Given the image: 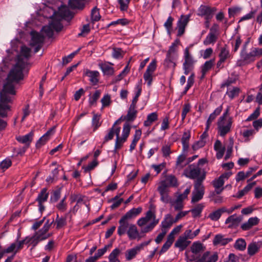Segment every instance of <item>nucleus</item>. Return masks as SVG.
Instances as JSON below:
<instances>
[{
	"instance_id": "nucleus-33",
	"label": "nucleus",
	"mask_w": 262,
	"mask_h": 262,
	"mask_svg": "<svg viewBox=\"0 0 262 262\" xmlns=\"http://www.w3.org/2000/svg\"><path fill=\"white\" fill-rule=\"evenodd\" d=\"M121 252V250L118 248L114 249L108 255L109 262H120L118 257Z\"/></svg>"
},
{
	"instance_id": "nucleus-17",
	"label": "nucleus",
	"mask_w": 262,
	"mask_h": 262,
	"mask_svg": "<svg viewBox=\"0 0 262 262\" xmlns=\"http://www.w3.org/2000/svg\"><path fill=\"white\" fill-rule=\"evenodd\" d=\"M113 65V63L108 62H100L98 64V67L101 70L104 75L111 76L113 75L115 73Z\"/></svg>"
},
{
	"instance_id": "nucleus-24",
	"label": "nucleus",
	"mask_w": 262,
	"mask_h": 262,
	"mask_svg": "<svg viewBox=\"0 0 262 262\" xmlns=\"http://www.w3.org/2000/svg\"><path fill=\"white\" fill-rule=\"evenodd\" d=\"M119 226L118 227L117 233L119 235L122 236L127 231V230L129 228L130 225L128 221L122 217L119 220Z\"/></svg>"
},
{
	"instance_id": "nucleus-59",
	"label": "nucleus",
	"mask_w": 262,
	"mask_h": 262,
	"mask_svg": "<svg viewBox=\"0 0 262 262\" xmlns=\"http://www.w3.org/2000/svg\"><path fill=\"white\" fill-rule=\"evenodd\" d=\"M174 20V19L173 17H172L171 16H169L167 20L165 21V23L164 24V26L166 29L167 32L170 33V31L172 29V23Z\"/></svg>"
},
{
	"instance_id": "nucleus-42",
	"label": "nucleus",
	"mask_w": 262,
	"mask_h": 262,
	"mask_svg": "<svg viewBox=\"0 0 262 262\" xmlns=\"http://www.w3.org/2000/svg\"><path fill=\"white\" fill-rule=\"evenodd\" d=\"M190 137L189 133L185 132L181 139L184 151H187L189 148V140Z\"/></svg>"
},
{
	"instance_id": "nucleus-26",
	"label": "nucleus",
	"mask_w": 262,
	"mask_h": 262,
	"mask_svg": "<svg viewBox=\"0 0 262 262\" xmlns=\"http://www.w3.org/2000/svg\"><path fill=\"white\" fill-rule=\"evenodd\" d=\"M33 132H31L25 136H19L16 137V140L20 143L24 144L25 145L29 146L32 142L33 137Z\"/></svg>"
},
{
	"instance_id": "nucleus-64",
	"label": "nucleus",
	"mask_w": 262,
	"mask_h": 262,
	"mask_svg": "<svg viewBox=\"0 0 262 262\" xmlns=\"http://www.w3.org/2000/svg\"><path fill=\"white\" fill-rule=\"evenodd\" d=\"M260 115V111L259 108H257L254 112L251 114L246 120V121H250L257 119Z\"/></svg>"
},
{
	"instance_id": "nucleus-56",
	"label": "nucleus",
	"mask_w": 262,
	"mask_h": 262,
	"mask_svg": "<svg viewBox=\"0 0 262 262\" xmlns=\"http://www.w3.org/2000/svg\"><path fill=\"white\" fill-rule=\"evenodd\" d=\"M14 248V245H12V244H11L8 247L5 249H3V252L0 253V260L3 257L5 253H13L14 255H16V252H15V250Z\"/></svg>"
},
{
	"instance_id": "nucleus-5",
	"label": "nucleus",
	"mask_w": 262,
	"mask_h": 262,
	"mask_svg": "<svg viewBox=\"0 0 262 262\" xmlns=\"http://www.w3.org/2000/svg\"><path fill=\"white\" fill-rule=\"evenodd\" d=\"M230 108L228 107L223 114L219 118L217 121V127L219 134L222 136H225L227 134L230 132L232 124V119L231 117L227 118L229 114Z\"/></svg>"
},
{
	"instance_id": "nucleus-3",
	"label": "nucleus",
	"mask_w": 262,
	"mask_h": 262,
	"mask_svg": "<svg viewBox=\"0 0 262 262\" xmlns=\"http://www.w3.org/2000/svg\"><path fill=\"white\" fill-rule=\"evenodd\" d=\"M184 175L190 179H196L194 183H203L206 176V172L203 168L195 163L189 165L184 170Z\"/></svg>"
},
{
	"instance_id": "nucleus-61",
	"label": "nucleus",
	"mask_w": 262,
	"mask_h": 262,
	"mask_svg": "<svg viewBox=\"0 0 262 262\" xmlns=\"http://www.w3.org/2000/svg\"><path fill=\"white\" fill-rule=\"evenodd\" d=\"M120 5V9L122 11H126L128 9L130 0H118Z\"/></svg>"
},
{
	"instance_id": "nucleus-32",
	"label": "nucleus",
	"mask_w": 262,
	"mask_h": 262,
	"mask_svg": "<svg viewBox=\"0 0 262 262\" xmlns=\"http://www.w3.org/2000/svg\"><path fill=\"white\" fill-rule=\"evenodd\" d=\"M214 63V59H211L206 61L204 64L202 66V76L201 78H203L207 72H208L213 67Z\"/></svg>"
},
{
	"instance_id": "nucleus-20",
	"label": "nucleus",
	"mask_w": 262,
	"mask_h": 262,
	"mask_svg": "<svg viewBox=\"0 0 262 262\" xmlns=\"http://www.w3.org/2000/svg\"><path fill=\"white\" fill-rule=\"evenodd\" d=\"M232 241V238H225L224 235L218 234L215 235L213 240V244L214 246H225Z\"/></svg>"
},
{
	"instance_id": "nucleus-46",
	"label": "nucleus",
	"mask_w": 262,
	"mask_h": 262,
	"mask_svg": "<svg viewBox=\"0 0 262 262\" xmlns=\"http://www.w3.org/2000/svg\"><path fill=\"white\" fill-rule=\"evenodd\" d=\"M219 56L220 59L224 61L230 57L229 51L227 49L226 47H222L221 48Z\"/></svg>"
},
{
	"instance_id": "nucleus-34",
	"label": "nucleus",
	"mask_w": 262,
	"mask_h": 262,
	"mask_svg": "<svg viewBox=\"0 0 262 262\" xmlns=\"http://www.w3.org/2000/svg\"><path fill=\"white\" fill-rule=\"evenodd\" d=\"M186 159V155L185 154H181L177 158L176 167V168L180 170L182 169L183 167H184L187 163V161L185 162V160Z\"/></svg>"
},
{
	"instance_id": "nucleus-35",
	"label": "nucleus",
	"mask_w": 262,
	"mask_h": 262,
	"mask_svg": "<svg viewBox=\"0 0 262 262\" xmlns=\"http://www.w3.org/2000/svg\"><path fill=\"white\" fill-rule=\"evenodd\" d=\"M158 115L157 113L153 112L148 114L147 116L146 120L144 122V125L145 126H150L154 122L158 120Z\"/></svg>"
},
{
	"instance_id": "nucleus-60",
	"label": "nucleus",
	"mask_w": 262,
	"mask_h": 262,
	"mask_svg": "<svg viewBox=\"0 0 262 262\" xmlns=\"http://www.w3.org/2000/svg\"><path fill=\"white\" fill-rule=\"evenodd\" d=\"M128 23H129V21L127 19L121 18V19H119L117 20L116 21H114L111 22L110 24H109L107 25V27H110L111 26L116 25L118 24H120L122 26H124V25H126L128 24Z\"/></svg>"
},
{
	"instance_id": "nucleus-39",
	"label": "nucleus",
	"mask_w": 262,
	"mask_h": 262,
	"mask_svg": "<svg viewBox=\"0 0 262 262\" xmlns=\"http://www.w3.org/2000/svg\"><path fill=\"white\" fill-rule=\"evenodd\" d=\"M204 207L205 205L204 204H198L193 208L188 211L192 213V215L193 217L200 216Z\"/></svg>"
},
{
	"instance_id": "nucleus-31",
	"label": "nucleus",
	"mask_w": 262,
	"mask_h": 262,
	"mask_svg": "<svg viewBox=\"0 0 262 262\" xmlns=\"http://www.w3.org/2000/svg\"><path fill=\"white\" fill-rule=\"evenodd\" d=\"M139 251V248H137V246L133 248L127 250L125 253L126 260L127 261L131 260L136 257Z\"/></svg>"
},
{
	"instance_id": "nucleus-4",
	"label": "nucleus",
	"mask_w": 262,
	"mask_h": 262,
	"mask_svg": "<svg viewBox=\"0 0 262 262\" xmlns=\"http://www.w3.org/2000/svg\"><path fill=\"white\" fill-rule=\"evenodd\" d=\"M180 41L177 39L172 43L167 52L166 58L164 60V67L172 69L174 71L176 66V60L178 57V46Z\"/></svg>"
},
{
	"instance_id": "nucleus-55",
	"label": "nucleus",
	"mask_w": 262,
	"mask_h": 262,
	"mask_svg": "<svg viewBox=\"0 0 262 262\" xmlns=\"http://www.w3.org/2000/svg\"><path fill=\"white\" fill-rule=\"evenodd\" d=\"M194 73H192L187 79V84L185 88L183 93L186 94L188 90L192 86L194 83Z\"/></svg>"
},
{
	"instance_id": "nucleus-30",
	"label": "nucleus",
	"mask_w": 262,
	"mask_h": 262,
	"mask_svg": "<svg viewBox=\"0 0 262 262\" xmlns=\"http://www.w3.org/2000/svg\"><path fill=\"white\" fill-rule=\"evenodd\" d=\"M54 222V220L51 223H49V221L48 220L47 221V222L43 225V227L41 229H40L38 231L36 232V233L38 236H41L42 237V236L45 237L46 239H47V238H48L49 237V234L47 235V232L49 230L51 225Z\"/></svg>"
},
{
	"instance_id": "nucleus-29",
	"label": "nucleus",
	"mask_w": 262,
	"mask_h": 262,
	"mask_svg": "<svg viewBox=\"0 0 262 262\" xmlns=\"http://www.w3.org/2000/svg\"><path fill=\"white\" fill-rule=\"evenodd\" d=\"M259 220L257 217H250L247 222L244 223L241 226L242 230L246 231L250 229L253 226L257 225Z\"/></svg>"
},
{
	"instance_id": "nucleus-48",
	"label": "nucleus",
	"mask_w": 262,
	"mask_h": 262,
	"mask_svg": "<svg viewBox=\"0 0 262 262\" xmlns=\"http://www.w3.org/2000/svg\"><path fill=\"white\" fill-rule=\"evenodd\" d=\"M69 7L72 9H82L83 7L82 2L79 0H69L68 3Z\"/></svg>"
},
{
	"instance_id": "nucleus-11",
	"label": "nucleus",
	"mask_w": 262,
	"mask_h": 262,
	"mask_svg": "<svg viewBox=\"0 0 262 262\" xmlns=\"http://www.w3.org/2000/svg\"><path fill=\"white\" fill-rule=\"evenodd\" d=\"M217 11L216 7H211L208 5H201L198 10V15L205 18H212Z\"/></svg>"
},
{
	"instance_id": "nucleus-10",
	"label": "nucleus",
	"mask_w": 262,
	"mask_h": 262,
	"mask_svg": "<svg viewBox=\"0 0 262 262\" xmlns=\"http://www.w3.org/2000/svg\"><path fill=\"white\" fill-rule=\"evenodd\" d=\"M203 183H194V190L192 192V197L191 203H194L200 201L204 196L205 193V188Z\"/></svg>"
},
{
	"instance_id": "nucleus-58",
	"label": "nucleus",
	"mask_w": 262,
	"mask_h": 262,
	"mask_svg": "<svg viewBox=\"0 0 262 262\" xmlns=\"http://www.w3.org/2000/svg\"><path fill=\"white\" fill-rule=\"evenodd\" d=\"M45 239H46L45 237L38 236L35 233V234L33 236H32L31 244L33 245V247H34L38 244L39 241H41Z\"/></svg>"
},
{
	"instance_id": "nucleus-21",
	"label": "nucleus",
	"mask_w": 262,
	"mask_h": 262,
	"mask_svg": "<svg viewBox=\"0 0 262 262\" xmlns=\"http://www.w3.org/2000/svg\"><path fill=\"white\" fill-rule=\"evenodd\" d=\"M242 220V218L241 216H238L236 214H234L229 216L226 220L225 224H229L228 226L229 228H232L237 226Z\"/></svg>"
},
{
	"instance_id": "nucleus-27",
	"label": "nucleus",
	"mask_w": 262,
	"mask_h": 262,
	"mask_svg": "<svg viewBox=\"0 0 262 262\" xmlns=\"http://www.w3.org/2000/svg\"><path fill=\"white\" fill-rule=\"evenodd\" d=\"M190 241H188L186 237L180 236L174 244V247L178 248L180 251L185 250L190 244Z\"/></svg>"
},
{
	"instance_id": "nucleus-63",
	"label": "nucleus",
	"mask_w": 262,
	"mask_h": 262,
	"mask_svg": "<svg viewBox=\"0 0 262 262\" xmlns=\"http://www.w3.org/2000/svg\"><path fill=\"white\" fill-rule=\"evenodd\" d=\"M170 203L171 204V206L174 207V208L176 211L182 210L184 207L183 203L178 202L177 200L171 201Z\"/></svg>"
},
{
	"instance_id": "nucleus-41",
	"label": "nucleus",
	"mask_w": 262,
	"mask_h": 262,
	"mask_svg": "<svg viewBox=\"0 0 262 262\" xmlns=\"http://www.w3.org/2000/svg\"><path fill=\"white\" fill-rule=\"evenodd\" d=\"M223 213L224 210H223L222 208H220L210 213L208 215V218L213 221H218Z\"/></svg>"
},
{
	"instance_id": "nucleus-43",
	"label": "nucleus",
	"mask_w": 262,
	"mask_h": 262,
	"mask_svg": "<svg viewBox=\"0 0 262 262\" xmlns=\"http://www.w3.org/2000/svg\"><path fill=\"white\" fill-rule=\"evenodd\" d=\"M217 39V34H213L210 33L206 36V38L203 41L204 45L207 46L211 43H214Z\"/></svg>"
},
{
	"instance_id": "nucleus-9",
	"label": "nucleus",
	"mask_w": 262,
	"mask_h": 262,
	"mask_svg": "<svg viewBox=\"0 0 262 262\" xmlns=\"http://www.w3.org/2000/svg\"><path fill=\"white\" fill-rule=\"evenodd\" d=\"M31 35L30 46L35 47L34 53H37L42 47L44 37L41 34L35 31H32Z\"/></svg>"
},
{
	"instance_id": "nucleus-52",
	"label": "nucleus",
	"mask_w": 262,
	"mask_h": 262,
	"mask_svg": "<svg viewBox=\"0 0 262 262\" xmlns=\"http://www.w3.org/2000/svg\"><path fill=\"white\" fill-rule=\"evenodd\" d=\"M100 91L97 90L95 92L93 96L89 98V102L91 106L93 105L96 103L97 100L100 97Z\"/></svg>"
},
{
	"instance_id": "nucleus-13",
	"label": "nucleus",
	"mask_w": 262,
	"mask_h": 262,
	"mask_svg": "<svg viewBox=\"0 0 262 262\" xmlns=\"http://www.w3.org/2000/svg\"><path fill=\"white\" fill-rule=\"evenodd\" d=\"M219 256L217 252L206 251L194 262H216Z\"/></svg>"
},
{
	"instance_id": "nucleus-47",
	"label": "nucleus",
	"mask_w": 262,
	"mask_h": 262,
	"mask_svg": "<svg viewBox=\"0 0 262 262\" xmlns=\"http://www.w3.org/2000/svg\"><path fill=\"white\" fill-rule=\"evenodd\" d=\"M101 16L99 13V9L96 7L94 8L91 12V20L93 23L98 21L100 19Z\"/></svg>"
},
{
	"instance_id": "nucleus-45",
	"label": "nucleus",
	"mask_w": 262,
	"mask_h": 262,
	"mask_svg": "<svg viewBox=\"0 0 262 262\" xmlns=\"http://www.w3.org/2000/svg\"><path fill=\"white\" fill-rule=\"evenodd\" d=\"M173 241L174 239H172L169 236H167L166 242L164 244L161 249L160 251V254H161L166 252L168 250V249L171 247Z\"/></svg>"
},
{
	"instance_id": "nucleus-28",
	"label": "nucleus",
	"mask_w": 262,
	"mask_h": 262,
	"mask_svg": "<svg viewBox=\"0 0 262 262\" xmlns=\"http://www.w3.org/2000/svg\"><path fill=\"white\" fill-rule=\"evenodd\" d=\"M142 210V208L141 207H139L137 208H132L122 216V217L128 221L129 220L134 218L138 215L141 212Z\"/></svg>"
},
{
	"instance_id": "nucleus-40",
	"label": "nucleus",
	"mask_w": 262,
	"mask_h": 262,
	"mask_svg": "<svg viewBox=\"0 0 262 262\" xmlns=\"http://www.w3.org/2000/svg\"><path fill=\"white\" fill-rule=\"evenodd\" d=\"M247 244L243 238H238L235 242L234 248L239 251H244L246 248Z\"/></svg>"
},
{
	"instance_id": "nucleus-62",
	"label": "nucleus",
	"mask_w": 262,
	"mask_h": 262,
	"mask_svg": "<svg viewBox=\"0 0 262 262\" xmlns=\"http://www.w3.org/2000/svg\"><path fill=\"white\" fill-rule=\"evenodd\" d=\"M224 184V180H222L221 178L219 177L217 179H215L212 182V185L215 189H219L221 187H222Z\"/></svg>"
},
{
	"instance_id": "nucleus-44",
	"label": "nucleus",
	"mask_w": 262,
	"mask_h": 262,
	"mask_svg": "<svg viewBox=\"0 0 262 262\" xmlns=\"http://www.w3.org/2000/svg\"><path fill=\"white\" fill-rule=\"evenodd\" d=\"M55 224L56 225V228L59 229L67 224V217H59V215L57 214L56 215V218L55 221Z\"/></svg>"
},
{
	"instance_id": "nucleus-37",
	"label": "nucleus",
	"mask_w": 262,
	"mask_h": 262,
	"mask_svg": "<svg viewBox=\"0 0 262 262\" xmlns=\"http://www.w3.org/2000/svg\"><path fill=\"white\" fill-rule=\"evenodd\" d=\"M49 196V193L47 192V189L45 188H43L40 192L38 194L36 201L38 204L43 203L47 201Z\"/></svg>"
},
{
	"instance_id": "nucleus-6",
	"label": "nucleus",
	"mask_w": 262,
	"mask_h": 262,
	"mask_svg": "<svg viewBox=\"0 0 262 262\" xmlns=\"http://www.w3.org/2000/svg\"><path fill=\"white\" fill-rule=\"evenodd\" d=\"M205 249V247L200 242H195L193 243L190 247V251L192 254H190V251H186L185 252V259L187 262L195 261L198 259V255L200 253L203 252Z\"/></svg>"
},
{
	"instance_id": "nucleus-18",
	"label": "nucleus",
	"mask_w": 262,
	"mask_h": 262,
	"mask_svg": "<svg viewBox=\"0 0 262 262\" xmlns=\"http://www.w3.org/2000/svg\"><path fill=\"white\" fill-rule=\"evenodd\" d=\"M19 236H17V239L15 242L11 243L12 245H14V248L16 253L19 252L24 248L25 244L29 243L31 244L32 237L27 236L23 240L19 241Z\"/></svg>"
},
{
	"instance_id": "nucleus-23",
	"label": "nucleus",
	"mask_w": 262,
	"mask_h": 262,
	"mask_svg": "<svg viewBox=\"0 0 262 262\" xmlns=\"http://www.w3.org/2000/svg\"><path fill=\"white\" fill-rule=\"evenodd\" d=\"M174 223L175 222H174V220L171 215L169 214H166L165 216L164 219L161 222V230L163 231L164 229H165V232H167L168 230Z\"/></svg>"
},
{
	"instance_id": "nucleus-8",
	"label": "nucleus",
	"mask_w": 262,
	"mask_h": 262,
	"mask_svg": "<svg viewBox=\"0 0 262 262\" xmlns=\"http://www.w3.org/2000/svg\"><path fill=\"white\" fill-rule=\"evenodd\" d=\"M240 56L241 59L238 60L236 63L237 66L241 67L250 64L255 60L251 50L250 53L246 52V46L241 51Z\"/></svg>"
},
{
	"instance_id": "nucleus-7",
	"label": "nucleus",
	"mask_w": 262,
	"mask_h": 262,
	"mask_svg": "<svg viewBox=\"0 0 262 262\" xmlns=\"http://www.w3.org/2000/svg\"><path fill=\"white\" fill-rule=\"evenodd\" d=\"M183 58L184 61L183 63V69L184 73L187 75L192 72L194 68V64L196 61L189 52L188 48L185 49Z\"/></svg>"
},
{
	"instance_id": "nucleus-1",
	"label": "nucleus",
	"mask_w": 262,
	"mask_h": 262,
	"mask_svg": "<svg viewBox=\"0 0 262 262\" xmlns=\"http://www.w3.org/2000/svg\"><path fill=\"white\" fill-rule=\"evenodd\" d=\"M31 56V49L22 46L17 57L16 63L9 72L0 92V116L6 117L10 110L9 103H12L16 94L17 84L24 78V72L28 66Z\"/></svg>"
},
{
	"instance_id": "nucleus-54",
	"label": "nucleus",
	"mask_w": 262,
	"mask_h": 262,
	"mask_svg": "<svg viewBox=\"0 0 262 262\" xmlns=\"http://www.w3.org/2000/svg\"><path fill=\"white\" fill-rule=\"evenodd\" d=\"M49 24L57 32L61 31L63 27L60 21L57 20H53Z\"/></svg>"
},
{
	"instance_id": "nucleus-53",
	"label": "nucleus",
	"mask_w": 262,
	"mask_h": 262,
	"mask_svg": "<svg viewBox=\"0 0 262 262\" xmlns=\"http://www.w3.org/2000/svg\"><path fill=\"white\" fill-rule=\"evenodd\" d=\"M100 116L98 114H94L92 119V125L94 130L95 131L101 125L100 122Z\"/></svg>"
},
{
	"instance_id": "nucleus-2",
	"label": "nucleus",
	"mask_w": 262,
	"mask_h": 262,
	"mask_svg": "<svg viewBox=\"0 0 262 262\" xmlns=\"http://www.w3.org/2000/svg\"><path fill=\"white\" fill-rule=\"evenodd\" d=\"M120 121L117 120L114 123L112 127L108 130L107 134L105 136L102 144H105L108 141L113 139L114 135L116 136L115 149L117 150L121 148L123 144L126 141L130 131L129 124L126 122L123 125L122 134L121 137L119 136L121 127L117 126L116 124Z\"/></svg>"
},
{
	"instance_id": "nucleus-57",
	"label": "nucleus",
	"mask_w": 262,
	"mask_h": 262,
	"mask_svg": "<svg viewBox=\"0 0 262 262\" xmlns=\"http://www.w3.org/2000/svg\"><path fill=\"white\" fill-rule=\"evenodd\" d=\"M53 30H54L53 29L52 27L50 25V24L48 26H44L42 29V31L49 38H51L53 36V34H54Z\"/></svg>"
},
{
	"instance_id": "nucleus-25",
	"label": "nucleus",
	"mask_w": 262,
	"mask_h": 262,
	"mask_svg": "<svg viewBox=\"0 0 262 262\" xmlns=\"http://www.w3.org/2000/svg\"><path fill=\"white\" fill-rule=\"evenodd\" d=\"M58 13L62 18L66 20H70L74 16L73 13L67 6H62L59 8Z\"/></svg>"
},
{
	"instance_id": "nucleus-49",
	"label": "nucleus",
	"mask_w": 262,
	"mask_h": 262,
	"mask_svg": "<svg viewBox=\"0 0 262 262\" xmlns=\"http://www.w3.org/2000/svg\"><path fill=\"white\" fill-rule=\"evenodd\" d=\"M240 89L237 87H234L232 89H229L226 92V94L231 99H233L234 97L237 96L239 94Z\"/></svg>"
},
{
	"instance_id": "nucleus-16",
	"label": "nucleus",
	"mask_w": 262,
	"mask_h": 262,
	"mask_svg": "<svg viewBox=\"0 0 262 262\" xmlns=\"http://www.w3.org/2000/svg\"><path fill=\"white\" fill-rule=\"evenodd\" d=\"M84 75L89 78V81L93 85H96L99 82L100 73L97 71L86 69L84 71Z\"/></svg>"
},
{
	"instance_id": "nucleus-38",
	"label": "nucleus",
	"mask_w": 262,
	"mask_h": 262,
	"mask_svg": "<svg viewBox=\"0 0 262 262\" xmlns=\"http://www.w3.org/2000/svg\"><path fill=\"white\" fill-rule=\"evenodd\" d=\"M128 237L130 239H136L138 235V231L136 225L130 224L128 230L127 231Z\"/></svg>"
},
{
	"instance_id": "nucleus-22",
	"label": "nucleus",
	"mask_w": 262,
	"mask_h": 262,
	"mask_svg": "<svg viewBox=\"0 0 262 262\" xmlns=\"http://www.w3.org/2000/svg\"><path fill=\"white\" fill-rule=\"evenodd\" d=\"M262 246L261 242H252L250 243L247 248V253L250 256H253L257 253Z\"/></svg>"
},
{
	"instance_id": "nucleus-12",
	"label": "nucleus",
	"mask_w": 262,
	"mask_h": 262,
	"mask_svg": "<svg viewBox=\"0 0 262 262\" xmlns=\"http://www.w3.org/2000/svg\"><path fill=\"white\" fill-rule=\"evenodd\" d=\"M157 68V61L154 59L149 64L143 75L144 79L147 81L148 86H150L152 81V75Z\"/></svg>"
},
{
	"instance_id": "nucleus-14",
	"label": "nucleus",
	"mask_w": 262,
	"mask_h": 262,
	"mask_svg": "<svg viewBox=\"0 0 262 262\" xmlns=\"http://www.w3.org/2000/svg\"><path fill=\"white\" fill-rule=\"evenodd\" d=\"M191 15H182L177 23L178 36H181L185 32Z\"/></svg>"
},
{
	"instance_id": "nucleus-51",
	"label": "nucleus",
	"mask_w": 262,
	"mask_h": 262,
	"mask_svg": "<svg viewBox=\"0 0 262 262\" xmlns=\"http://www.w3.org/2000/svg\"><path fill=\"white\" fill-rule=\"evenodd\" d=\"M137 111L128 110L127 115L124 117V119L127 121H133L137 117Z\"/></svg>"
},
{
	"instance_id": "nucleus-36",
	"label": "nucleus",
	"mask_w": 262,
	"mask_h": 262,
	"mask_svg": "<svg viewBox=\"0 0 262 262\" xmlns=\"http://www.w3.org/2000/svg\"><path fill=\"white\" fill-rule=\"evenodd\" d=\"M53 133V129L49 130L45 134H44L37 142L36 145L37 147H39L44 145L49 139L50 136Z\"/></svg>"
},
{
	"instance_id": "nucleus-15",
	"label": "nucleus",
	"mask_w": 262,
	"mask_h": 262,
	"mask_svg": "<svg viewBox=\"0 0 262 262\" xmlns=\"http://www.w3.org/2000/svg\"><path fill=\"white\" fill-rule=\"evenodd\" d=\"M157 190L160 194V200L162 202L166 204L171 202V199L169 195V188H166L165 185L162 184L161 186L159 185Z\"/></svg>"
},
{
	"instance_id": "nucleus-50",
	"label": "nucleus",
	"mask_w": 262,
	"mask_h": 262,
	"mask_svg": "<svg viewBox=\"0 0 262 262\" xmlns=\"http://www.w3.org/2000/svg\"><path fill=\"white\" fill-rule=\"evenodd\" d=\"M124 52L121 48H114L113 49L112 56L115 59L122 58L123 57Z\"/></svg>"
},
{
	"instance_id": "nucleus-19",
	"label": "nucleus",
	"mask_w": 262,
	"mask_h": 262,
	"mask_svg": "<svg viewBox=\"0 0 262 262\" xmlns=\"http://www.w3.org/2000/svg\"><path fill=\"white\" fill-rule=\"evenodd\" d=\"M162 184H164L166 188H169V187H177L178 186V180L173 175H168L164 180L160 183L159 185L161 186Z\"/></svg>"
}]
</instances>
